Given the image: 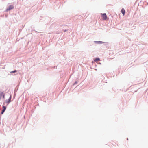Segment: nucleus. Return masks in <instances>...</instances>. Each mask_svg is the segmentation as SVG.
I'll use <instances>...</instances> for the list:
<instances>
[{
    "label": "nucleus",
    "instance_id": "nucleus-6",
    "mask_svg": "<svg viewBox=\"0 0 148 148\" xmlns=\"http://www.w3.org/2000/svg\"><path fill=\"white\" fill-rule=\"evenodd\" d=\"M11 96H10L9 98L8 99V101H7V103H9L10 102L11 99Z\"/></svg>",
    "mask_w": 148,
    "mask_h": 148
},
{
    "label": "nucleus",
    "instance_id": "nucleus-5",
    "mask_svg": "<svg viewBox=\"0 0 148 148\" xmlns=\"http://www.w3.org/2000/svg\"><path fill=\"white\" fill-rule=\"evenodd\" d=\"M100 60V59L99 58H97L94 60L95 62H97Z\"/></svg>",
    "mask_w": 148,
    "mask_h": 148
},
{
    "label": "nucleus",
    "instance_id": "nucleus-2",
    "mask_svg": "<svg viewBox=\"0 0 148 148\" xmlns=\"http://www.w3.org/2000/svg\"><path fill=\"white\" fill-rule=\"evenodd\" d=\"M14 8V6L13 5H10L7 9L6 11H8Z\"/></svg>",
    "mask_w": 148,
    "mask_h": 148
},
{
    "label": "nucleus",
    "instance_id": "nucleus-7",
    "mask_svg": "<svg viewBox=\"0 0 148 148\" xmlns=\"http://www.w3.org/2000/svg\"><path fill=\"white\" fill-rule=\"evenodd\" d=\"M17 72V71L16 70H15L14 71H12L10 73H15V72Z\"/></svg>",
    "mask_w": 148,
    "mask_h": 148
},
{
    "label": "nucleus",
    "instance_id": "nucleus-8",
    "mask_svg": "<svg viewBox=\"0 0 148 148\" xmlns=\"http://www.w3.org/2000/svg\"><path fill=\"white\" fill-rule=\"evenodd\" d=\"M3 94V93H2V92H0V96H1Z\"/></svg>",
    "mask_w": 148,
    "mask_h": 148
},
{
    "label": "nucleus",
    "instance_id": "nucleus-4",
    "mask_svg": "<svg viewBox=\"0 0 148 148\" xmlns=\"http://www.w3.org/2000/svg\"><path fill=\"white\" fill-rule=\"evenodd\" d=\"M121 13H122L123 15L124 16L125 15V11L123 8H122L121 11Z\"/></svg>",
    "mask_w": 148,
    "mask_h": 148
},
{
    "label": "nucleus",
    "instance_id": "nucleus-3",
    "mask_svg": "<svg viewBox=\"0 0 148 148\" xmlns=\"http://www.w3.org/2000/svg\"><path fill=\"white\" fill-rule=\"evenodd\" d=\"M2 108H3V109L1 113L2 114H3V113H4V112L6 108V107H5V106H3Z\"/></svg>",
    "mask_w": 148,
    "mask_h": 148
},
{
    "label": "nucleus",
    "instance_id": "nucleus-1",
    "mask_svg": "<svg viewBox=\"0 0 148 148\" xmlns=\"http://www.w3.org/2000/svg\"><path fill=\"white\" fill-rule=\"evenodd\" d=\"M101 17L103 20H106L107 18V16L106 13L102 14L101 13Z\"/></svg>",
    "mask_w": 148,
    "mask_h": 148
}]
</instances>
